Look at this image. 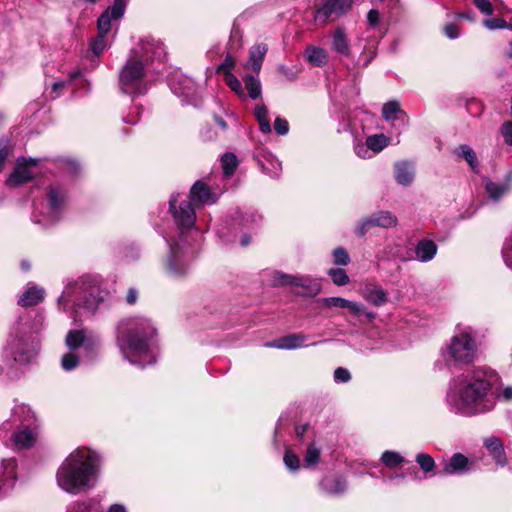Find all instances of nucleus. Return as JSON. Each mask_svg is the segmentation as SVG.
Wrapping results in <instances>:
<instances>
[{"instance_id": "obj_1", "label": "nucleus", "mask_w": 512, "mask_h": 512, "mask_svg": "<svg viewBox=\"0 0 512 512\" xmlns=\"http://www.w3.org/2000/svg\"><path fill=\"white\" fill-rule=\"evenodd\" d=\"M219 198V193L211 191L208 185L198 180L190 189L189 199H182L179 194L173 195L169 201V210L180 232V240L166 239L170 251L165 261V273L174 279L187 275L193 252L184 248L182 236L191 230L196 221V207L212 205Z\"/></svg>"}, {"instance_id": "obj_2", "label": "nucleus", "mask_w": 512, "mask_h": 512, "mask_svg": "<svg viewBox=\"0 0 512 512\" xmlns=\"http://www.w3.org/2000/svg\"><path fill=\"white\" fill-rule=\"evenodd\" d=\"M499 380L498 372L488 366H478L453 377L446 394L449 410L463 416L492 411L497 403L494 387Z\"/></svg>"}, {"instance_id": "obj_3", "label": "nucleus", "mask_w": 512, "mask_h": 512, "mask_svg": "<svg viewBox=\"0 0 512 512\" xmlns=\"http://www.w3.org/2000/svg\"><path fill=\"white\" fill-rule=\"evenodd\" d=\"M166 52L163 43L151 36H145L134 46L119 71V88L131 96L145 94L148 86L145 78L154 61H163Z\"/></svg>"}, {"instance_id": "obj_4", "label": "nucleus", "mask_w": 512, "mask_h": 512, "mask_svg": "<svg viewBox=\"0 0 512 512\" xmlns=\"http://www.w3.org/2000/svg\"><path fill=\"white\" fill-rule=\"evenodd\" d=\"M156 329L145 317L124 318L117 326V345L123 357L133 365L144 368L155 363L152 349Z\"/></svg>"}, {"instance_id": "obj_5", "label": "nucleus", "mask_w": 512, "mask_h": 512, "mask_svg": "<svg viewBox=\"0 0 512 512\" xmlns=\"http://www.w3.org/2000/svg\"><path fill=\"white\" fill-rule=\"evenodd\" d=\"M101 459L97 452L79 447L72 451L59 466L56 482L71 495L93 489L98 481Z\"/></svg>"}, {"instance_id": "obj_6", "label": "nucleus", "mask_w": 512, "mask_h": 512, "mask_svg": "<svg viewBox=\"0 0 512 512\" xmlns=\"http://www.w3.org/2000/svg\"><path fill=\"white\" fill-rule=\"evenodd\" d=\"M104 302V296L99 287L86 280H79L68 284L58 299V305L64 311L85 309L94 313Z\"/></svg>"}, {"instance_id": "obj_7", "label": "nucleus", "mask_w": 512, "mask_h": 512, "mask_svg": "<svg viewBox=\"0 0 512 512\" xmlns=\"http://www.w3.org/2000/svg\"><path fill=\"white\" fill-rule=\"evenodd\" d=\"M38 347L37 332L32 331L26 324L18 323L9 336L5 355L13 362L24 365L37 355Z\"/></svg>"}, {"instance_id": "obj_8", "label": "nucleus", "mask_w": 512, "mask_h": 512, "mask_svg": "<svg viewBox=\"0 0 512 512\" xmlns=\"http://www.w3.org/2000/svg\"><path fill=\"white\" fill-rule=\"evenodd\" d=\"M441 355L448 366L473 363L478 355V347L470 328L456 332L441 349Z\"/></svg>"}, {"instance_id": "obj_9", "label": "nucleus", "mask_w": 512, "mask_h": 512, "mask_svg": "<svg viewBox=\"0 0 512 512\" xmlns=\"http://www.w3.org/2000/svg\"><path fill=\"white\" fill-rule=\"evenodd\" d=\"M47 205L43 217L40 218L36 213L33 214V221L44 226L53 224L60 219V216L66 206L67 191L59 184L49 186L47 191Z\"/></svg>"}, {"instance_id": "obj_10", "label": "nucleus", "mask_w": 512, "mask_h": 512, "mask_svg": "<svg viewBox=\"0 0 512 512\" xmlns=\"http://www.w3.org/2000/svg\"><path fill=\"white\" fill-rule=\"evenodd\" d=\"M352 4V0H326L315 11V21L320 24L335 21L345 15L351 9Z\"/></svg>"}, {"instance_id": "obj_11", "label": "nucleus", "mask_w": 512, "mask_h": 512, "mask_svg": "<svg viewBox=\"0 0 512 512\" xmlns=\"http://www.w3.org/2000/svg\"><path fill=\"white\" fill-rule=\"evenodd\" d=\"M127 7V0H113L97 19V32L109 35L114 25L122 19Z\"/></svg>"}, {"instance_id": "obj_12", "label": "nucleus", "mask_w": 512, "mask_h": 512, "mask_svg": "<svg viewBox=\"0 0 512 512\" xmlns=\"http://www.w3.org/2000/svg\"><path fill=\"white\" fill-rule=\"evenodd\" d=\"M37 161L35 158H18L14 170L7 179V185L18 187L32 180L34 172L31 166L36 165Z\"/></svg>"}, {"instance_id": "obj_13", "label": "nucleus", "mask_w": 512, "mask_h": 512, "mask_svg": "<svg viewBox=\"0 0 512 512\" xmlns=\"http://www.w3.org/2000/svg\"><path fill=\"white\" fill-rule=\"evenodd\" d=\"M273 285H290L307 289L311 294H318L320 285L308 276H292L281 272L273 274Z\"/></svg>"}, {"instance_id": "obj_14", "label": "nucleus", "mask_w": 512, "mask_h": 512, "mask_svg": "<svg viewBox=\"0 0 512 512\" xmlns=\"http://www.w3.org/2000/svg\"><path fill=\"white\" fill-rule=\"evenodd\" d=\"M65 344L70 350L84 347L87 352H92L100 346V341L93 335H86L83 330L73 329L68 331L65 337Z\"/></svg>"}, {"instance_id": "obj_15", "label": "nucleus", "mask_w": 512, "mask_h": 512, "mask_svg": "<svg viewBox=\"0 0 512 512\" xmlns=\"http://www.w3.org/2000/svg\"><path fill=\"white\" fill-rule=\"evenodd\" d=\"M321 303L325 308H343L348 309L354 315H364L369 321L375 318L374 313L369 312L366 308L356 302L347 300L342 297H326L321 299Z\"/></svg>"}, {"instance_id": "obj_16", "label": "nucleus", "mask_w": 512, "mask_h": 512, "mask_svg": "<svg viewBox=\"0 0 512 512\" xmlns=\"http://www.w3.org/2000/svg\"><path fill=\"white\" fill-rule=\"evenodd\" d=\"M16 468L15 459L3 460L0 472V499L8 495L14 488L17 480Z\"/></svg>"}, {"instance_id": "obj_17", "label": "nucleus", "mask_w": 512, "mask_h": 512, "mask_svg": "<svg viewBox=\"0 0 512 512\" xmlns=\"http://www.w3.org/2000/svg\"><path fill=\"white\" fill-rule=\"evenodd\" d=\"M320 490L330 496L338 497L347 490V481L342 476H326L319 483Z\"/></svg>"}, {"instance_id": "obj_18", "label": "nucleus", "mask_w": 512, "mask_h": 512, "mask_svg": "<svg viewBox=\"0 0 512 512\" xmlns=\"http://www.w3.org/2000/svg\"><path fill=\"white\" fill-rule=\"evenodd\" d=\"M331 49L342 56L351 54L350 42L344 27H337L331 34Z\"/></svg>"}, {"instance_id": "obj_19", "label": "nucleus", "mask_w": 512, "mask_h": 512, "mask_svg": "<svg viewBox=\"0 0 512 512\" xmlns=\"http://www.w3.org/2000/svg\"><path fill=\"white\" fill-rule=\"evenodd\" d=\"M307 336L301 333L291 334L279 338L273 342L266 343V347L277 348V349H297L306 346L305 342Z\"/></svg>"}, {"instance_id": "obj_20", "label": "nucleus", "mask_w": 512, "mask_h": 512, "mask_svg": "<svg viewBox=\"0 0 512 512\" xmlns=\"http://www.w3.org/2000/svg\"><path fill=\"white\" fill-rule=\"evenodd\" d=\"M415 168L409 161H399L394 164V176L398 184L409 186L414 179Z\"/></svg>"}, {"instance_id": "obj_21", "label": "nucleus", "mask_w": 512, "mask_h": 512, "mask_svg": "<svg viewBox=\"0 0 512 512\" xmlns=\"http://www.w3.org/2000/svg\"><path fill=\"white\" fill-rule=\"evenodd\" d=\"M469 470L470 467L468 458L461 453H455L445 464L443 473L446 475L462 474Z\"/></svg>"}, {"instance_id": "obj_22", "label": "nucleus", "mask_w": 512, "mask_h": 512, "mask_svg": "<svg viewBox=\"0 0 512 512\" xmlns=\"http://www.w3.org/2000/svg\"><path fill=\"white\" fill-rule=\"evenodd\" d=\"M382 117L389 122L401 120L408 123L406 112L401 109L400 103L396 100L388 101L383 105Z\"/></svg>"}, {"instance_id": "obj_23", "label": "nucleus", "mask_w": 512, "mask_h": 512, "mask_svg": "<svg viewBox=\"0 0 512 512\" xmlns=\"http://www.w3.org/2000/svg\"><path fill=\"white\" fill-rule=\"evenodd\" d=\"M437 253V245L429 239L420 240L415 246L416 259L420 262L431 261Z\"/></svg>"}, {"instance_id": "obj_24", "label": "nucleus", "mask_w": 512, "mask_h": 512, "mask_svg": "<svg viewBox=\"0 0 512 512\" xmlns=\"http://www.w3.org/2000/svg\"><path fill=\"white\" fill-rule=\"evenodd\" d=\"M484 446L498 465L504 466L506 464L503 443L499 438L489 437L485 439Z\"/></svg>"}, {"instance_id": "obj_25", "label": "nucleus", "mask_w": 512, "mask_h": 512, "mask_svg": "<svg viewBox=\"0 0 512 512\" xmlns=\"http://www.w3.org/2000/svg\"><path fill=\"white\" fill-rule=\"evenodd\" d=\"M44 298V290L36 285L29 286L19 297L18 304L22 307L37 305Z\"/></svg>"}, {"instance_id": "obj_26", "label": "nucleus", "mask_w": 512, "mask_h": 512, "mask_svg": "<svg viewBox=\"0 0 512 512\" xmlns=\"http://www.w3.org/2000/svg\"><path fill=\"white\" fill-rule=\"evenodd\" d=\"M304 57L307 62L316 66L323 67L328 62V53L324 48L308 45L304 51Z\"/></svg>"}, {"instance_id": "obj_27", "label": "nucleus", "mask_w": 512, "mask_h": 512, "mask_svg": "<svg viewBox=\"0 0 512 512\" xmlns=\"http://www.w3.org/2000/svg\"><path fill=\"white\" fill-rule=\"evenodd\" d=\"M363 297L366 301L376 306H381L387 302L385 290L376 284H367L363 290Z\"/></svg>"}, {"instance_id": "obj_28", "label": "nucleus", "mask_w": 512, "mask_h": 512, "mask_svg": "<svg viewBox=\"0 0 512 512\" xmlns=\"http://www.w3.org/2000/svg\"><path fill=\"white\" fill-rule=\"evenodd\" d=\"M268 51V47L264 43L254 45L249 51V60L247 66L254 72L258 73L261 70L264 57Z\"/></svg>"}, {"instance_id": "obj_29", "label": "nucleus", "mask_w": 512, "mask_h": 512, "mask_svg": "<svg viewBox=\"0 0 512 512\" xmlns=\"http://www.w3.org/2000/svg\"><path fill=\"white\" fill-rule=\"evenodd\" d=\"M371 226L390 228L397 224L396 217L389 211H379L368 217Z\"/></svg>"}, {"instance_id": "obj_30", "label": "nucleus", "mask_w": 512, "mask_h": 512, "mask_svg": "<svg viewBox=\"0 0 512 512\" xmlns=\"http://www.w3.org/2000/svg\"><path fill=\"white\" fill-rule=\"evenodd\" d=\"M171 89L174 94L188 98L195 92V83L189 77L182 76L171 84Z\"/></svg>"}, {"instance_id": "obj_31", "label": "nucleus", "mask_w": 512, "mask_h": 512, "mask_svg": "<svg viewBox=\"0 0 512 512\" xmlns=\"http://www.w3.org/2000/svg\"><path fill=\"white\" fill-rule=\"evenodd\" d=\"M512 180H507L504 183H495L491 180H486L485 189L488 193L489 197L493 200H499L505 193H507L511 188Z\"/></svg>"}, {"instance_id": "obj_32", "label": "nucleus", "mask_w": 512, "mask_h": 512, "mask_svg": "<svg viewBox=\"0 0 512 512\" xmlns=\"http://www.w3.org/2000/svg\"><path fill=\"white\" fill-rule=\"evenodd\" d=\"M67 512H92L91 501L75 502L71 504ZM107 512H128L126 507L122 504L111 505Z\"/></svg>"}, {"instance_id": "obj_33", "label": "nucleus", "mask_w": 512, "mask_h": 512, "mask_svg": "<svg viewBox=\"0 0 512 512\" xmlns=\"http://www.w3.org/2000/svg\"><path fill=\"white\" fill-rule=\"evenodd\" d=\"M110 42L109 35L98 32L96 37L92 38L90 41V51L93 55L100 56L109 47Z\"/></svg>"}, {"instance_id": "obj_34", "label": "nucleus", "mask_w": 512, "mask_h": 512, "mask_svg": "<svg viewBox=\"0 0 512 512\" xmlns=\"http://www.w3.org/2000/svg\"><path fill=\"white\" fill-rule=\"evenodd\" d=\"M454 154L460 158H463L471 167L472 170L476 171L478 168V160L475 151L466 144L458 146Z\"/></svg>"}, {"instance_id": "obj_35", "label": "nucleus", "mask_w": 512, "mask_h": 512, "mask_svg": "<svg viewBox=\"0 0 512 512\" xmlns=\"http://www.w3.org/2000/svg\"><path fill=\"white\" fill-rule=\"evenodd\" d=\"M366 142L372 153L375 155L380 153L390 144V139L383 133H380L368 136L366 138Z\"/></svg>"}, {"instance_id": "obj_36", "label": "nucleus", "mask_w": 512, "mask_h": 512, "mask_svg": "<svg viewBox=\"0 0 512 512\" xmlns=\"http://www.w3.org/2000/svg\"><path fill=\"white\" fill-rule=\"evenodd\" d=\"M15 445L20 449L31 447L35 442V435L27 428L20 430L13 435Z\"/></svg>"}, {"instance_id": "obj_37", "label": "nucleus", "mask_w": 512, "mask_h": 512, "mask_svg": "<svg viewBox=\"0 0 512 512\" xmlns=\"http://www.w3.org/2000/svg\"><path fill=\"white\" fill-rule=\"evenodd\" d=\"M267 115H268V110L264 104H259L255 107L254 116L259 123L260 131L265 134L271 132V125H270Z\"/></svg>"}, {"instance_id": "obj_38", "label": "nucleus", "mask_w": 512, "mask_h": 512, "mask_svg": "<svg viewBox=\"0 0 512 512\" xmlns=\"http://www.w3.org/2000/svg\"><path fill=\"white\" fill-rule=\"evenodd\" d=\"M239 165V160L234 153L227 152L221 157L223 174L226 177L232 176Z\"/></svg>"}, {"instance_id": "obj_39", "label": "nucleus", "mask_w": 512, "mask_h": 512, "mask_svg": "<svg viewBox=\"0 0 512 512\" xmlns=\"http://www.w3.org/2000/svg\"><path fill=\"white\" fill-rule=\"evenodd\" d=\"M243 81L250 98L257 99L261 96L262 88L259 79L252 75H246Z\"/></svg>"}, {"instance_id": "obj_40", "label": "nucleus", "mask_w": 512, "mask_h": 512, "mask_svg": "<svg viewBox=\"0 0 512 512\" xmlns=\"http://www.w3.org/2000/svg\"><path fill=\"white\" fill-rule=\"evenodd\" d=\"M224 81L226 85L240 98H246L241 81L231 71H225Z\"/></svg>"}, {"instance_id": "obj_41", "label": "nucleus", "mask_w": 512, "mask_h": 512, "mask_svg": "<svg viewBox=\"0 0 512 512\" xmlns=\"http://www.w3.org/2000/svg\"><path fill=\"white\" fill-rule=\"evenodd\" d=\"M381 461L385 466L395 468L404 462V458L398 452L388 450L382 454Z\"/></svg>"}, {"instance_id": "obj_42", "label": "nucleus", "mask_w": 512, "mask_h": 512, "mask_svg": "<svg viewBox=\"0 0 512 512\" xmlns=\"http://www.w3.org/2000/svg\"><path fill=\"white\" fill-rule=\"evenodd\" d=\"M415 461L425 473L432 472L435 469V461L429 454L419 453L416 455Z\"/></svg>"}, {"instance_id": "obj_43", "label": "nucleus", "mask_w": 512, "mask_h": 512, "mask_svg": "<svg viewBox=\"0 0 512 512\" xmlns=\"http://www.w3.org/2000/svg\"><path fill=\"white\" fill-rule=\"evenodd\" d=\"M328 275L337 286H344L349 283V277L342 268H331L328 271Z\"/></svg>"}, {"instance_id": "obj_44", "label": "nucleus", "mask_w": 512, "mask_h": 512, "mask_svg": "<svg viewBox=\"0 0 512 512\" xmlns=\"http://www.w3.org/2000/svg\"><path fill=\"white\" fill-rule=\"evenodd\" d=\"M319 459L320 449L317 448L314 444L309 445L304 456L305 466H315L319 462Z\"/></svg>"}, {"instance_id": "obj_45", "label": "nucleus", "mask_w": 512, "mask_h": 512, "mask_svg": "<svg viewBox=\"0 0 512 512\" xmlns=\"http://www.w3.org/2000/svg\"><path fill=\"white\" fill-rule=\"evenodd\" d=\"M79 364L78 356L73 352L65 353L61 359V366L65 371L75 369Z\"/></svg>"}, {"instance_id": "obj_46", "label": "nucleus", "mask_w": 512, "mask_h": 512, "mask_svg": "<svg viewBox=\"0 0 512 512\" xmlns=\"http://www.w3.org/2000/svg\"><path fill=\"white\" fill-rule=\"evenodd\" d=\"M284 464L291 472H296L300 468V459L292 451L287 450L284 454Z\"/></svg>"}, {"instance_id": "obj_47", "label": "nucleus", "mask_w": 512, "mask_h": 512, "mask_svg": "<svg viewBox=\"0 0 512 512\" xmlns=\"http://www.w3.org/2000/svg\"><path fill=\"white\" fill-rule=\"evenodd\" d=\"M333 262L336 265L345 266L349 264L350 257L343 247H337L333 250Z\"/></svg>"}, {"instance_id": "obj_48", "label": "nucleus", "mask_w": 512, "mask_h": 512, "mask_svg": "<svg viewBox=\"0 0 512 512\" xmlns=\"http://www.w3.org/2000/svg\"><path fill=\"white\" fill-rule=\"evenodd\" d=\"M354 152L361 159H371L374 156V154L370 150L367 142H365V143L360 142V141L355 142L354 143Z\"/></svg>"}, {"instance_id": "obj_49", "label": "nucleus", "mask_w": 512, "mask_h": 512, "mask_svg": "<svg viewBox=\"0 0 512 512\" xmlns=\"http://www.w3.org/2000/svg\"><path fill=\"white\" fill-rule=\"evenodd\" d=\"M502 256L506 266L512 269V234L505 240Z\"/></svg>"}, {"instance_id": "obj_50", "label": "nucleus", "mask_w": 512, "mask_h": 512, "mask_svg": "<svg viewBox=\"0 0 512 512\" xmlns=\"http://www.w3.org/2000/svg\"><path fill=\"white\" fill-rule=\"evenodd\" d=\"M31 410L28 406L21 404L13 408V415L18 416L21 421H28L31 417Z\"/></svg>"}, {"instance_id": "obj_51", "label": "nucleus", "mask_w": 512, "mask_h": 512, "mask_svg": "<svg viewBox=\"0 0 512 512\" xmlns=\"http://www.w3.org/2000/svg\"><path fill=\"white\" fill-rule=\"evenodd\" d=\"M333 377L336 383H347L351 379V373L346 368L338 367L335 369Z\"/></svg>"}, {"instance_id": "obj_52", "label": "nucleus", "mask_w": 512, "mask_h": 512, "mask_svg": "<svg viewBox=\"0 0 512 512\" xmlns=\"http://www.w3.org/2000/svg\"><path fill=\"white\" fill-rule=\"evenodd\" d=\"M500 133L504 142L512 146V121H505L500 127Z\"/></svg>"}, {"instance_id": "obj_53", "label": "nucleus", "mask_w": 512, "mask_h": 512, "mask_svg": "<svg viewBox=\"0 0 512 512\" xmlns=\"http://www.w3.org/2000/svg\"><path fill=\"white\" fill-rule=\"evenodd\" d=\"M484 26L489 30L504 29L507 26V21L502 18L485 19Z\"/></svg>"}, {"instance_id": "obj_54", "label": "nucleus", "mask_w": 512, "mask_h": 512, "mask_svg": "<svg viewBox=\"0 0 512 512\" xmlns=\"http://www.w3.org/2000/svg\"><path fill=\"white\" fill-rule=\"evenodd\" d=\"M274 129L278 135H286L289 131L288 121L284 118L277 117L274 121Z\"/></svg>"}, {"instance_id": "obj_55", "label": "nucleus", "mask_w": 512, "mask_h": 512, "mask_svg": "<svg viewBox=\"0 0 512 512\" xmlns=\"http://www.w3.org/2000/svg\"><path fill=\"white\" fill-rule=\"evenodd\" d=\"M371 228H373V226H371L368 217H366L358 222V224L355 227V233L359 237H363Z\"/></svg>"}, {"instance_id": "obj_56", "label": "nucleus", "mask_w": 512, "mask_h": 512, "mask_svg": "<svg viewBox=\"0 0 512 512\" xmlns=\"http://www.w3.org/2000/svg\"><path fill=\"white\" fill-rule=\"evenodd\" d=\"M443 32L449 39H457L460 36V29L454 23L446 24L443 28Z\"/></svg>"}, {"instance_id": "obj_57", "label": "nucleus", "mask_w": 512, "mask_h": 512, "mask_svg": "<svg viewBox=\"0 0 512 512\" xmlns=\"http://www.w3.org/2000/svg\"><path fill=\"white\" fill-rule=\"evenodd\" d=\"M474 5L486 15H491L493 13V7L489 0H473Z\"/></svg>"}, {"instance_id": "obj_58", "label": "nucleus", "mask_w": 512, "mask_h": 512, "mask_svg": "<svg viewBox=\"0 0 512 512\" xmlns=\"http://www.w3.org/2000/svg\"><path fill=\"white\" fill-rule=\"evenodd\" d=\"M260 219H261V216L258 215L257 213H254V212L246 213L242 217L240 224L248 227L253 224H256Z\"/></svg>"}, {"instance_id": "obj_59", "label": "nucleus", "mask_w": 512, "mask_h": 512, "mask_svg": "<svg viewBox=\"0 0 512 512\" xmlns=\"http://www.w3.org/2000/svg\"><path fill=\"white\" fill-rule=\"evenodd\" d=\"M376 45H377V43L375 42L372 46L364 47L363 48L362 54L363 55L368 54V57L363 62V66L364 67L368 66L369 63L375 58V56H376Z\"/></svg>"}, {"instance_id": "obj_60", "label": "nucleus", "mask_w": 512, "mask_h": 512, "mask_svg": "<svg viewBox=\"0 0 512 512\" xmlns=\"http://www.w3.org/2000/svg\"><path fill=\"white\" fill-rule=\"evenodd\" d=\"M271 165L272 170L265 165H262V168L270 177H278L279 171L281 170V163L278 160H274L271 162Z\"/></svg>"}, {"instance_id": "obj_61", "label": "nucleus", "mask_w": 512, "mask_h": 512, "mask_svg": "<svg viewBox=\"0 0 512 512\" xmlns=\"http://www.w3.org/2000/svg\"><path fill=\"white\" fill-rule=\"evenodd\" d=\"M235 66V59L227 55L223 61V63L219 66V70L223 71H231V69Z\"/></svg>"}, {"instance_id": "obj_62", "label": "nucleus", "mask_w": 512, "mask_h": 512, "mask_svg": "<svg viewBox=\"0 0 512 512\" xmlns=\"http://www.w3.org/2000/svg\"><path fill=\"white\" fill-rule=\"evenodd\" d=\"M64 168L71 174H76L80 170L79 164L74 160H66L64 162Z\"/></svg>"}, {"instance_id": "obj_63", "label": "nucleus", "mask_w": 512, "mask_h": 512, "mask_svg": "<svg viewBox=\"0 0 512 512\" xmlns=\"http://www.w3.org/2000/svg\"><path fill=\"white\" fill-rule=\"evenodd\" d=\"M367 21L370 26L375 27L379 22V12L376 9H371L367 14Z\"/></svg>"}, {"instance_id": "obj_64", "label": "nucleus", "mask_w": 512, "mask_h": 512, "mask_svg": "<svg viewBox=\"0 0 512 512\" xmlns=\"http://www.w3.org/2000/svg\"><path fill=\"white\" fill-rule=\"evenodd\" d=\"M498 398L506 402L512 401V386L504 387L502 392L499 395H497V399Z\"/></svg>"}]
</instances>
